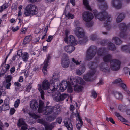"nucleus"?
Returning <instances> with one entry per match:
<instances>
[{"mask_svg":"<svg viewBox=\"0 0 130 130\" xmlns=\"http://www.w3.org/2000/svg\"><path fill=\"white\" fill-rule=\"evenodd\" d=\"M99 8L103 11L98 13L96 10H94L93 12L95 17L97 18L101 21H105L107 22H110L111 20V18L110 15H108L105 10L107 8V3L105 2L103 5H100Z\"/></svg>","mask_w":130,"mask_h":130,"instance_id":"1","label":"nucleus"},{"mask_svg":"<svg viewBox=\"0 0 130 130\" xmlns=\"http://www.w3.org/2000/svg\"><path fill=\"white\" fill-rule=\"evenodd\" d=\"M74 26L76 29L74 30L75 34L79 38H80L79 39V43H83L86 42L88 41L87 38L85 35V34L83 29L80 27V24L79 21H75L74 23Z\"/></svg>","mask_w":130,"mask_h":130,"instance_id":"2","label":"nucleus"},{"mask_svg":"<svg viewBox=\"0 0 130 130\" xmlns=\"http://www.w3.org/2000/svg\"><path fill=\"white\" fill-rule=\"evenodd\" d=\"M90 69L86 75L83 76V78L86 81H90L93 80L92 78L96 72V68L98 64L95 62H90L88 65Z\"/></svg>","mask_w":130,"mask_h":130,"instance_id":"3","label":"nucleus"},{"mask_svg":"<svg viewBox=\"0 0 130 130\" xmlns=\"http://www.w3.org/2000/svg\"><path fill=\"white\" fill-rule=\"evenodd\" d=\"M49 85V83L47 80H45L43 82L42 84V88L44 90H47V92L49 93H53L57 89L54 87L52 83H50Z\"/></svg>","mask_w":130,"mask_h":130,"instance_id":"4","label":"nucleus"},{"mask_svg":"<svg viewBox=\"0 0 130 130\" xmlns=\"http://www.w3.org/2000/svg\"><path fill=\"white\" fill-rule=\"evenodd\" d=\"M26 11L24 14L26 16H28L30 14L36 15L38 13V9L35 5L29 4L28 5L25 9Z\"/></svg>","mask_w":130,"mask_h":130,"instance_id":"5","label":"nucleus"},{"mask_svg":"<svg viewBox=\"0 0 130 130\" xmlns=\"http://www.w3.org/2000/svg\"><path fill=\"white\" fill-rule=\"evenodd\" d=\"M96 48L94 46H91L87 49L86 52V59L90 60L92 59L96 54Z\"/></svg>","mask_w":130,"mask_h":130,"instance_id":"6","label":"nucleus"},{"mask_svg":"<svg viewBox=\"0 0 130 130\" xmlns=\"http://www.w3.org/2000/svg\"><path fill=\"white\" fill-rule=\"evenodd\" d=\"M119 27L120 30V36L122 38H126L127 37L126 31L127 28L130 29V23L127 25L124 23H121L119 24Z\"/></svg>","mask_w":130,"mask_h":130,"instance_id":"7","label":"nucleus"},{"mask_svg":"<svg viewBox=\"0 0 130 130\" xmlns=\"http://www.w3.org/2000/svg\"><path fill=\"white\" fill-rule=\"evenodd\" d=\"M52 94L54 99L57 102L61 101L69 97L68 95L66 94H61L56 90Z\"/></svg>","mask_w":130,"mask_h":130,"instance_id":"8","label":"nucleus"},{"mask_svg":"<svg viewBox=\"0 0 130 130\" xmlns=\"http://www.w3.org/2000/svg\"><path fill=\"white\" fill-rule=\"evenodd\" d=\"M79 38L78 42H77L74 37H73L72 35H70L68 37H66L64 39V41L66 43L71 44H72L74 45H75L77 44L78 43V44H84L85 43V42L83 43H79V40L80 38Z\"/></svg>","mask_w":130,"mask_h":130,"instance_id":"9","label":"nucleus"},{"mask_svg":"<svg viewBox=\"0 0 130 130\" xmlns=\"http://www.w3.org/2000/svg\"><path fill=\"white\" fill-rule=\"evenodd\" d=\"M103 60L106 63L109 62L111 69L113 70H114V60L111 55L108 54L105 55L103 57Z\"/></svg>","mask_w":130,"mask_h":130,"instance_id":"10","label":"nucleus"},{"mask_svg":"<svg viewBox=\"0 0 130 130\" xmlns=\"http://www.w3.org/2000/svg\"><path fill=\"white\" fill-rule=\"evenodd\" d=\"M94 17L93 15L89 11H85L82 14V18L83 20L86 22H89Z\"/></svg>","mask_w":130,"mask_h":130,"instance_id":"11","label":"nucleus"},{"mask_svg":"<svg viewBox=\"0 0 130 130\" xmlns=\"http://www.w3.org/2000/svg\"><path fill=\"white\" fill-rule=\"evenodd\" d=\"M61 63L64 68H67L69 67L70 61L67 54H64L62 55Z\"/></svg>","mask_w":130,"mask_h":130,"instance_id":"12","label":"nucleus"},{"mask_svg":"<svg viewBox=\"0 0 130 130\" xmlns=\"http://www.w3.org/2000/svg\"><path fill=\"white\" fill-rule=\"evenodd\" d=\"M59 76L57 73H54L53 74V76L51 79L50 80V83H52L54 84V85L57 89L58 86V84H60V81L59 80Z\"/></svg>","mask_w":130,"mask_h":130,"instance_id":"13","label":"nucleus"},{"mask_svg":"<svg viewBox=\"0 0 130 130\" xmlns=\"http://www.w3.org/2000/svg\"><path fill=\"white\" fill-rule=\"evenodd\" d=\"M46 106H45L44 102L41 100L39 101V106L38 107V111L39 113H46Z\"/></svg>","mask_w":130,"mask_h":130,"instance_id":"14","label":"nucleus"},{"mask_svg":"<svg viewBox=\"0 0 130 130\" xmlns=\"http://www.w3.org/2000/svg\"><path fill=\"white\" fill-rule=\"evenodd\" d=\"M50 58V54H49L48 55L47 59H45L44 62V66L43 68L42 71L45 75H46L47 74V67L48 66V63L49 62V60Z\"/></svg>","mask_w":130,"mask_h":130,"instance_id":"15","label":"nucleus"},{"mask_svg":"<svg viewBox=\"0 0 130 130\" xmlns=\"http://www.w3.org/2000/svg\"><path fill=\"white\" fill-rule=\"evenodd\" d=\"M64 125L68 130H73V126L72 124L71 120L69 118L65 119L64 121Z\"/></svg>","mask_w":130,"mask_h":130,"instance_id":"16","label":"nucleus"},{"mask_svg":"<svg viewBox=\"0 0 130 130\" xmlns=\"http://www.w3.org/2000/svg\"><path fill=\"white\" fill-rule=\"evenodd\" d=\"M57 109V108L56 107L46 106V113L47 114H58V113H56Z\"/></svg>","mask_w":130,"mask_h":130,"instance_id":"17","label":"nucleus"},{"mask_svg":"<svg viewBox=\"0 0 130 130\" xmlns=\"http://www.w3.org/2000/svg\"><path fill=\"white\" fill-rule=\"evenodd\" d=\"M30 107L33 110L36 109L39 106V104L37 101L34 99L32 100L30 102Z\"/></svg>","mask_w":130,"mask_h":130,"instance_id":"18","label":"nucleus"},{"mask_svg":"<svg viewBox=\"0 0 130 130\" xmlns=\"http://www.w3.org/2000/svg\"><path fill=\"white\" fill-rule=\"evenodd\" d=\"M100 69L104 72L107 71H109V68L106 63L103 62L100 64L99 65Z\"/></svg>","mask_w":130,"mask_h":130,"instance_id":"19","label":"nucleus"},{"mask_svg":"<svg viewBox=\"0 0 130 130\" xmlns=\"http://www.w3.org/2000/svg\"><path fill=\"white\" fill-rule=\"evenodd\" d=\"M46 116L45 117V119L47 121L49 122H51L54 120L56 118L57 114H45Z\"/></svg>","mask_w":130,"mask_h":130,"instance_id":"20","label":"nucleus"},{"mask_svg":"<svg viewBox=\"0 0 130 130\" xmlns=\"http://www.w3.org/2000/svg\"><path fill=\"white\" fill-rule=\"evenodd\" d=\"M121 62L118 60L114 59V71L119 70L120 67Z\"/></svg>","mask_w":130,"mask_h":130,"instance_id":"21","label":"nucleus"},{"mask_svg":"<svg viewBox=\"0 0 130 130\" xmlns=\"http://www.w3.org/2000/svg\"><path fill=\"white\" fill-rule=\"evenodd\" d=\"M64 50L68 53H71L75 49V47L72 46L68 45L64 47Z\"/></svg>","mask_w":130,"mask_h":130,"instance_id":"22","label":"nucleus"},{"mask_svg":"<svg viewBox=\"0 0 130 130\" xmlns=\"http://www.w3.org/2000/svg\"><path fill=\"white\" fill-rule=\"evenodd\" d=\"M122 0H114V7L117 9H119L122 7L121 2Z\"/></svg>","mask_w":130,"mask_h":130,"instance_id":"23","label":"nucleus"},{"mask_svg":"<svg viewBox=\"0 0 130 130\" xmlns=\"http://www.w3.org/2000/svg\"><path fill=\"white\" fill-rule=\"evenodd\" d=\"M56 122L52 123L50 125H49L47 123L44 126L45 130H52L54 127Z\"/></svg>","mask_w":130,"mask_h":130,"instance_id":"24","label":"nucleus"},{"mask_svg":"<svg viewBox=\"0 0 130 130\" xmlns=\"http://www.w3.org/2000/svg\"><path fill=\"white\" fill-rule=\"evenodd\" d=\"M125 15L123 13H120L116 19V22L117 23L121 22L124 19Z\"/></svg>","mask_w":130,"mask_h":130,"instance_id":"25","label":"nucleus"},{"mask_svg":"<svg viewBox=\"0 0 130 130\" xmlns=\"http://www.w3.org/2000/svg\"><path fill=\"white\" fill-rule=\"evenodd\" d=\"M24 120V119L23 118H20L19 119L17 124L18 127H20L21 126L27 125Z\"/></svg>","mask_w":130,"mask_h":130,"instance_id":"26","label":"nucleus"},{"mask_svg":"<svg viewBox=\"0 0 130 130\" xmlns=\"http://www.w3.org/2000/svg\"><path fill=\"white\" fill-rule=\"evenodd\" d=\"M7 102V100H5L4 104L3 105L1 108L3 110H8L9 108V102L6 103Z\"/></svg>","mask_w":130,"mask_h":130,"instance_id":"27","label":"nucleus"},{"mask_svg":"<svg viewBox=\"0 0 130 130\" xmlns=\"http://www.w3.org/2000/svg\"><path fill=\"white\" fill-rule=\"evenodd\" d=\"M85 70V67L82 66L79 69L76 70V73L78 75H81L84 72Z\"/></svg>","mask_w":130,"mask_h":130,"instance_id":"28","label":"nucleus"},{"mask_svg":"<svg viewBox=\"0 0 130 130\" xmlns=\"http://www.w3.org/2000/svg\"><path fill=\"white\" fill-rule=\"evenodd\" d=\"M82 86L78 85H74V91L77 92H79L81 91L82 90Z\"/></svg>","mask_w":130,"mask_h":130,"instance_id":"29","label":"nucleus"},{"mask_svg":"<svg viewBox=\"0 0 130 130\" xmlns=\"http://www.w3.org/2000/svg\"><path fill=\"white\" fill-rule=\"evenodd\" d=\"M31 39V36H26L24 39L23 43L25 45L28 43Z\"/></svg>","mask_w":130,"mask_h":130,"instance_id":"30","label":"nucleus"},{"mask_svg":"<svg viewBox=\"0 0 130 130\" xmlns=\"http://www.w3.org/2000/svg\"><path fill=\"white\" fill-rule=\"evenodd\" d=\"M83 3L86 8L90 11H92L91 7L89 5L88 0H83Z\"/></svg>","mask_w":130,"mask_h":130,"instance_id":"31","label":"nucleus"},{"mask_svg":"<svg viewBox=\"0 0 130 130\" xmlns=\"http://www.w3.org/2000/svg\"><path fill=\"white\" fill-rule=\"evenodd\" d=\"M105 49L104 48H100L97 51V53L98 55L99 56L103 55L105 53Z\"/></svg>","mask_w":130,"mask_h":130,"instance_id":"32","label":"nucleus"},{"mask_svg":"<svg viewBox=\"0 0 130 130\" xmlns=\"http://www.w3.org/2000/svg\"><path fill=\"white\" fill-rule=\"evenodd\" d=\"M22 59L24 61H27L29 55L26 52H25L23 53L22 55L21 56Z\"/></svg>","mask_w":130,"mask_h":130,"instance_id":"33","label":"nucleus"},{"mask_svg":"<svg viewBox=\"0 0 130 130\" xmlns=\"http://www.w3.org/2000/svg\"><path fill=\"white\" fill-rule=\"evenodd\" d=\"M70 82L68 81V82H67L65 81H62L61 83V84H60V86H62V87H64V88H66L67 86H68V85L70 84ZM59 84H58V85Z\"/></svg>","mask_w":130,"mask_h":130,"instance_id":"34","label":"nucleus"},{"mask_svg":"<svg viewBox=\"0 0 130 130\" xmlns=\"http://www.w3.org/2000/svg\"><path fill=\"white\" fill-rule=\"evenodd\" d=\"M114 96L118 99L122 100L123 98L122 95L121 94L117 92H114Z\"/></svg>","mask_w":130,"mask_h":130,"instance_id":"35","label":"nucleus"},{"mask_svg":"<svg viewBox=\"0 0 130 130\" xmlns=\"http://www.w3.org/2000/svg\"><path fill=\"white\" fill-rule=\"evenodd\" d=\"M114 42L116 44L120 45L122 44V41L118 37H114Z\"/></svg>","mask_w":130,"mask_h":130,"instance_id":"36","label":"nucleus"},{"mask_svg":"<svg viewBox=\"0 0 130 130\" xmlns=\"http://www.w3.org/2000/svg\"><path fill=\"white\" fill-rule=\"evenodd\" d=\"M38 90L40 93L41 98L42 99H44V97L45 93L43 90L42 89L40 85V86L39 87H38Z\"/></svg>","mask_w":130,"mask_h":130,"instance_id":"37","label":"nucleus"},{"mask_svg":"<svg viewBox=\"0 0 130 130\" xmlns=\"http://www.w3.org/2000/svg\"><path fill=\"white\" fill-rule=\"evenodd\" d=\"M116 116L121 121L126 122H127V120L125 119V118L121 116L120 114H116Z\"/></svg>","mask_w":130,"mask_h":130,"instance_id":"38","label":"nucleus"},{"mask_svg":"<svg viewBox=\"0 0 130 130\" xmlns=\"http://www.w3.org/2000/svg\"><path fill=\"white\" fill-rule=\"evenodd\" d=\"M130 48V47L128 45H124L122 47L121 49L123 51L127 52L129 51Z\"/></svg>","mask_w":130,"mask_h":130,"instance_id":"39","label":"nucleus"},{"mask_svg":"<svg viewBox=\"0 0 130 130\" xmlns=\"http://www.w3.org/2000/svg\"><path fill=\"white\" fill-rule=\"evenodd\" d=\"M37 121L38 123L42 124L44 126L47 123V122L42 119H38Z\"/></svg>","mask_w":130,"mask_h":130,"instance_id":"40","label":"nucleus"},{"mask_svg":"<svg viewBox=\"0 0 130 130\" xmlns=\"http://www.w3.org/2000/svg\"><path fill=\"white\" fill-rule=\"evenodd\" d=\"M108 46L109 49L113 51L114 50V45L111 42H109L107 44Z\"/></svg>","mask_w":130,"mask_h":130,"instance_id":"41","label":"nucleus"},{"mask_svg":"<svg viewBox=\"0 0 130 130\" xmlns=\"http://www.w3.org/2000/svg\"><path fill=\"white\" fill-rule=\"evenodd\" d=\"M76 82L79 84H82L84 83V81L83 79L80 77H78L76 79Z\"/></svg>","mask_w":130,"mask_h":130,"instance_id":"42","label":"nucleus"},{"mask_svg":"<svg viewBox=\"0 0 130 130\" xmlns=\"http://www.w3.org/2000/svg\"><path fill=\"white\" fill-rule=\"evenodd\" d=\"M120 86L125 91H128L126 89V86L125 84L123 83V82L121 83L120 84Z\"/></svg>","mask_w":130,"mask_h":130,"instance_id":"43","label":"nucleus"},{"mask_svg":"<svg viewBox=\"0 0 130 130\" xmlns=\"http://www.w3.org/2000/svg\"><path fill=\"white\" fill-rule=\"evenodd\" d=\"M77 117L76 118V120L77 122L78 121L80 123H83L81 118L80 114H77Z\"/></svg>","mask_w":130,"mask_h":130,"instance_id":"44","label":"nucleus"},{"mask_svg":"<svg viewBox=\"0 0 130 130\" xmlns=\"http://www.w3.org/2000/svg\"><path fill=\"white\" fill-rule=\"evenodd\" d=\"M34 119H37L40 118V117L39 115V114H29Z\"/></svg>","mask_w":130,"mask_h":130,"instance_id":"45","label":"nucleus"},{"mask_svg":"<svg viewBox=\"0 0 130 130\" xmlns=\"http://www.w3.org/2000/svg\"><path fill=\"white\" fill-rule=\"evenodd\" d=\"M23 6L22 5H20L18 7L19 11L18 14V17L21 16L22 15L21 10L22 9Z\"/></svg>","mask_w":130,"mask_h":130,"instance_id":"46","label":"nucleus"},{"mask_svg":"<svg viewBox=\"0 0 130 130\" xmlns=\"http://www.w3.org/2000/svg\"><path fill=\"white\" fill-rule=\"evenodd\" d=\"M104 26H105L106 27V29L108 30H110L111 29V25L110 24H108V23H105Z\"/></svg>","mask_w":130,"mask_h":130,"instance_id":"47","label":"nucleus"},{"mask_svg":"<svg viewBox=\"0 0 130 130\" xmlns=\"http://www.w3.org/2000/svg\"><path fill=\"white\" fill-rule=\"evenodd\" d=\"M12 78V77L11 75L7 76L6 77V82L10 83V82L11 81Z\"/></svg>","mask_w":130,"mask_h":130,"instance_id":"48","label":"nucleus"},{"mask_svg":"<svg viewBox=\"0 0 130 130\" xmlns=\"http://www.w3.org/2000/svg\"><path fill=\"white\" fill-rule=\"evenodd\" d=\"M65 16L66 17H68V19L70 18L71 19H73L74 18V16L71 14L69 13L67 14H66Z\"/></svg>","mask_w":130,"mask_h":130,"instance_id":"49","label":"nucleus"},{"mask_svg":"<svg viewBox=\"0 0 130 130\" xmlns=\"http://www.w3.org/2000/svg\"><path fill=\"white\" fill-rule=\"evenodd\" d=\"M83 124V123H80L79 122H77L76 125V127L77 129H79L81 128Z\"/></svg>","mask_w":130,"mask_h":130,"instance_id":"50","label":"nucleus"},{"mask_svg":"<svg viewBox=\"0 0 130 130\" xmlns=\"http://www.w3.org/2000/svg\"><path fill=\"white\" fill-rule=\"evenodd\" d=\"M125 107L122 105H119L118 106L119 110L120 111L123 112L125 110Z\"/></svg>","mask_w":130,"mask_h":130,"instance_id":"51","label":"nucleus"},{"mask_svg":"<svg viewBox=\"0 0 130 130\" xmlns=\"http://www.w3.org/2000/svg\"><path fill=\"white\" fill-rule=\"evenodd\" d=\"M97 36L96 34H93L90 36V39L92 40H95L97 38Z\"/></svg>","mask_w":130,"mask_h":130,"instance_id":"52","label":"nucleus"},{"mask_svg":"<svg viewBox=\"0 0 130 130\" xmlns=\"http://www.w3.org/2000/svg\"><path fill=\"white\" fill-rule=\"evenodd\" d=\"M67 90L70 93H71L72 91V88L70 84L68 86Z\"/></svg>","mask_w":130,"mask_h":130,"instance_id":"53","label":"nucleus"},{"mask_svg":"<svg viewBox=\"0 0 130 130\" xmlns=\"http://www.w3.org/2000/svg\"><path fill=\"white\" fill-rule=\"evenodd\" d=\"M122 82V81L121 78H118L114 80V84H117L119 83L120 84Z\"/></svg>","mask_w":130,"mask_h":130,"instance_id":"54","label":"nucleus"},{"mask_svg":"<svg viewBox=\"0 0 130 130\" xmlns=\"http://www.w3.org/2000/svg\"><path fill=\"white\" fill-rule=\"evenodd\" d=\"M72 61L76 65H79L80 64V62H81V61L78 62L77 60H75L74 58H72Z\"/></svg>","mask_w":130,"mask_h":130,"instance_id":"55","label":"nucleus"},{"mask_svg":"<svg viewBox=\"0 0 130 130\" xmlns=\"http://www.w3.org/2000/svg\"><path fill=\"white\" fill-rule=\"evenodd\" d=\"M3 68L0 72V77L4 75L7 72L6 70H3Z\"/></svg>","mask_w":130,"mask_h":130,"instance_id":"56","label":"nucleus"},{"mask_svg":"<svg viewBox=\"0 0 130 130\" xmlns=\"http://www.w3.org/2000/svg\"><path fill=\"white\" fill-rule=\"evenodd\" d=\"M8 6V4L7 3H6L3 5L1 7V8L2 9V10L7 8Z\"/></svg>","mask_w":130,"mask_h":130,"instance_id":"57","label":"nucleus"},{"mask_svg":"<svg viewBox=\"0 0 130 130\" xmlns=\"http://www.w3.org/2000/svg\"><path fill=\"white\" fill-rule=\"evenodd\" d=\"M20 58L19 56L17 55H14L12 58V59L14 61L15 60H18Z\"/></svg>","mask_w":130,"mask_h":130,"instance_id":"58","label":"nucleus"},{"mask_svg":"<svg viewBox=\"0 0 130 130\" xmlns=\"http://www.w3.org/2000/svg\"><path fill=\"white\" fill-rule=\"evenodd\" d=\"M106 120L108 122L110 121L112 124H114V120L112 118L110 117L109 118H108L107 117H106Z\"/></svg>","mask_w":130,"mask_h":130,"instance_id":"59","label":"nucleus"},{"mask_svg":"<svg viewBox=\"0 0 130 130\" xmlns=\"http://www.w3.org/2000/svg\"><path fill=\"white\" fill-rule=\"evenodd\" d=\"M4 68H5V69H4L3 68V70H6V72H7V70L9 69L10 68V65L8 64H5V65H4Z\"/></svg>","mask_w":130,"mask_h":130,"instance_id":"60","label":"nucleus"},{"mask_svg":"<svg viewBox=\"0 0 130 130\" xmlns=\"http://www.w3.org/2000/svg\"><path fill=\"white\" fill-rule=\"evenodd\" d=\"M20 102V100L17 99L15 102L14 104V106L15 107H17L19 105Z\"/></svg>","mask_w":130,"mask_h":130,"instance_id":"61","label":"nucleus"},{"mask_svg":"<svg viewBox=\"0 0 130 130\" xmlns=\"http://www.w3.org/2000/svg\"><path fill=\"white\" fill-rule=\"evenodd\" d=\"M62 121V119L61 117H59L56 119L57 122L59 124H61Z\"/></svg>","mask_w":130,"mask_h":130,"instance_id":"62","label":"nucleus"},{"mask_svg":"<svg viewBox=\"0 0 130 130\" xmlns=\"http://www.w3.org/2000/svg\"><path fill=\"white\" fill-rule=\"evenodd\" d=\"M22 51L21 50H19L17 52V55L19 56V57H20L22 55L23 53H22Z\"/></svg>","mask_w":130,"mask_h":130,"instance_id":"63","label":"nucleus"},{"mask_svg":"<svg viewBox=\"0 0 130 130\" xmlns=\"http://www.w3.org/2000/svg\"><path fill=\"white\" fill-rule=\"evenodd\" d=\"M6 88L7 89H10V86L11 84V83L6 82Z\"/></svg>","mask_w":130,"mask_h":130,"instance_id":"64","label":"nucleus"}]
</instances>
